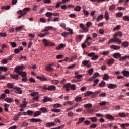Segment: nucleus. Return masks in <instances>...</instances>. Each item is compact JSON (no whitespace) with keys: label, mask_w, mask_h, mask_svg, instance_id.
<instances>
[{"label":"nucleus","mask_w":129,"mask_h":129,"mask_svg":"<svg viewBox=\"0 0 129 129\" xmlns=\"http://www.w3.org/2000/svg\"><path fill=\"white\" fill-rule=\"evenodd\" d=\"M24 68H25V66L23 64L21 66H17L14 69V72H16L17 74H11L10 77L13 79L18 80L19 79V77L20 75V74H19V72H20V70H24Z\"/></svg>","instance_id":"f257e3e1"},{"label":"nucleus","mask_w":129,"mask_h":129,"mask_svg":"<svg viewBox=\"0 0 129 129\" xmlns=\"http://www.w3.org/2000/svg\"><path fill=\"white\" fill-rule=\"evenodd\" d=\"M113 39H111L108 41V44H111V43H117L118 45H120L121 44V40L117 37H116L114 35L113 36Z\"/></svg>","instance_id":"f03ea898"},{"label":"nucleus","mask_w":129,"mask_h":129,"mask_svg":"<svg viewBox=\"0 0 129 129\" xmlns=\"http://www.w3.org/2000/svg\"><path fill=\"white\" fill-rule=\"evenodd\" d=\"M80 28L82 29V33H87L88 29L85 27V26L83 23H81L79 26Z\"/></svg>","instance_id":"7ed1b4c3"},{"label":"nucleus","mask_w":129,"mask_h":129,"mask_svg":"<svg viewBox=\"0 0 129 129\" xmlns=\"http://www.w3.org/2000/svg\"><path fill=\"white\" fill-rule=\"evenodd\" d=\"M53 64H49L47 67H45V70L46 71H54V69L52 67Z\"/></svg>","instance_id":"20e7f679"},{"label":"nucleus","mask_w":129,"mask_h":129,"mask_svg":"<svg viewBox=\"0 0 129 129\" xmlns=\"http://www.w3.org/2000/svg\"><path fill=\"white\" fill-rule=\"evenodd\" d=\"M82 64L83 65L88 67V68H90L91 67L90 64H89V60H84L82 61Z\"/></svg>","instance_id":"39448f33"},{"label":"nucleus","mask_w":129,"mask_h":129,"mask_svg":"<svg viewBox=\"0 0 129 129\" xmlns=\"http://www.w3.org/2000/svg\"><path fill=\"white\" fill-rule=\"evenodd\" d=\"M20 72H19V74L22 76V77H27V72L23 71V70H20Z\"/></svg>","instance_id":"423d86ee"},{"label":"nucleus","mask_w":129,"mask_h":129,"mask_svg":"<svg viewBox=\"0 0 129 129\" xmlns=\"http://www.w3.org/2000/svg\"><path fill=\"white\" fill-rule=\"evenodd\" d=\"M13 88L16 90V93H18V94H22V93H23V91H22L21 88L15 87Z\"/></svg>","instance_id":"0eeeda50"},{"label":"nucleus","mask_w":129,"mask_h":129,"mask_svg":"<svg viewBox=\"0 0 129 129\" xmlns=\"http://www.w3.org/2000/svg\"><path fill=\"white\" fill-rule=\"evenodd\" d=\"M113 56L115 59H120V58H121V54L118 52L115 53L113 54Z\"/></svg>","instance_id":"6e6552de"},{"label":"nucleus","mask_w":129,"mask_h":129,"mask_svg":"<svg viewBox=\"0 0 129 129\" xmlns=\"http://www.w3.org/2000/svg\"><path fill=\"white\" fill-rule=\"evenodd\" d=\"M63 87L66 89V91H69V90H70L71 83H67L63 86Z\"/></svg>","instance_id":"1a4fd4ad"},{"label":"nucleus","mask_w":129,"mask_h":129,"mask_svg":"<svg viewBox=\"0 0 129 129\" xmlns=\"http://www.w3.org/2000/svg\"><path fill=\"white\" fill-rule=\"evenodd\" d=\"M84 107L86 109H90V108H92V104L90 103L85 104Z\"/></svg>","instance_id":"9d476101"},{"label":"nucleus","mask_w":129,"mask_h":129,"mask_svg":"<svg viewBox=\"0 0 129 129\" xmlns=\"http://www.w3.org/2000/svg\"><path fill=\"white\" fill-rule=\"evenodd\" d=\"M108 87L110 89H113V88H116V87H117V85H116L114 84H109L108 85Z\"/></svg>","instance_id":"9b49d317"},{"label":"nucleus","mask_w":129,"mask_h":129,"mask_svg":"<svg viewBox=\"0 0 129 129\" xmlns=\"http://www.w3.org/2000/svg\"><path fill=\"white\" fill-rule=\"evenodd\" d=\"M48 101H52V98L45 97L42 100V102H43V103L48 102Z\"/></svg>","instance_id":"f8f14e48"},{"label":"nucleus","mask_w":129,"mask_h":129,"mask_svg":"<svg viewBox=\"0 0 129 129\" xmlns=\"http://www.w3.org/2000/svg\"><path fill=\"white\" fill-rule=\"evenodd\" d=\"M31 122H42V120L40 119H35V118H32L30 119Z\"/></svg>","instance_id":"ddd939ff"},{"label":"nucleus","mask_w":129,"mask_h":129,"mask_svg":"<svg viewBox=\"0 0 129 129\" xmlns=\"http://www.w3.org/2000/svg\"><path fill=\"white\" fill-rule=\"evenodd\" d=\"M43 42L44 43V45L45 47H48L50 45V42L47 39H44L43 40Z\"/></svg>","instance_id":"4468645a"},{"label":"nucleus","mask_w":129,"mask_h":129,"mask_svg":"<svg viewBox=\"0 0 129 129\" xmlns=\"http://www.w3.org/2000/svg\"><path fill=\"white\" fill-rule=\"evenodd\" d=\"M106 117L107 119H110V120H114V116L110 114L106 115Z\"/></svg>","instance_id":"2eb2a0df"},{"label":"nucleus","mask_w":129,"mask_h":129,"mask_svg":"<svg viewBox=\"0 0 129 129\" xmlns=\"http://www.w3.org/2000/svg\"><path fill=\"white\" fill-rule=\"evenodd\" d=\"M55 126V123L54 122H48L45 124V126L46 127H51L52 126Z\"/></svg>","instance_id":"dca6fc26"},{"label":"nucleus","mask_w":129,"mask_h":129,"mask_svg":"<svg viewBox=\"0 0 129 129\" xmlns=\"http://www.w3.org/2000/svg\"><path fill=\"white\" fill-rule=\"evenodd\" d=\"M86 28L88 29L87 32H88V30H89V28H90L92 26V23L91 22H87L86 24Z\"/></svg>","instance_id":"f3484780"},{"label":"nucleus","mask_w":129,"mask_h":129,"mask_svg":"<svg viewBox=\"0 0 129 129\" xmlns=\"http://www.w3.org/2000/svg\"><path fill=\"white\" fill-rule=\"evenodd\" d=\"M5 101L8 102V103H11V102H14V100L11 98H6L4 99Z\"/></svg>","instance_id":"a211bd4d"},{"label":"nucleus","mask_w":129,"mask_h":129,"mask_svg":"<svg viewBox=\"0 0 129 129\" xmlns=\"http://www.w3.org/2000/svg\"><path fill=\"white\" fill-rule=\"evenodd\" d=\"M114 36L116 37L117 38V37H122V32H118L117 33H115L114 34Z\"/></svg>","instance_id":"6ab92c4d"},{"label":"nucleus","mask_w":129,"mask_h":129,"mask_svg":"<svg viewBox=\"0 0 129 129\" xmlns=\"http://www.w3.org/2000/svg\"><path fill=\"white\" fill-rule=\"evenodd\" d=\"M65 46H66V45H64V44L61 43V44H60L59 45H58V46H57L56 47V50H60V49H63V48H64Z\"/></svg>","instance_id":"aec40b11"},{"label":"nucleus","mask_w":129,"mask_h":129,"mask_svg":"<svg viewBox=\"0 0 129 129\" xmlns=\"http://www.w3.org/2000/svg\"><path fill=\"white\" fill-rule=\"evenodd\" d=\"M110 48L111 49H113V50H119V49H120V46L112 45H111Z\"/></svg>","instance_id":"412c9836"},{"label":"nucleus","mask_w":129,"mask_h":129,"mask_svg":"<svg viewBox=\"0 0 129 129\" xmlns=\"http://www.w3.org/2000/svg\"><path fill=\"white\" fill-rule=\"evenodd\" d=\"M128 45H129L128 42H127V41H124L122 43L121 46L122 47H124V48H127V47H128Z\"/></svg>","instance_id":"4be33fe9"},{"label":"nucleus","mask_w":129,"mask_h":129,"mask_svg":"<svg viewBox=\"0 0 129 129\" xmlns=\"http://www.w3.org/2000/svg\"><path fill=\"white\" fill-rule=\"evenodd\" d=\"M115 8H116V5L112 4L109 7V11H113V10H115Z\"/></svg>","instance_id":"5701e85b"},{"label":"nucleus","mask_w":129,"mask_h":129,"mask_svg":"<svg viewBox=\"0 0 129 129\" xmlns=\"http://www.w3.org/2000/svg\"><path fill=\"white\" fill-rule=\"evenodd\" d=\"M105 19L107 21L109 20V13H108V11L105 12Z\"/></svg>","instance_id":"b1692460"},{"label":"nucleus","mask_w":129,"mask_h":129,"mask_svg":"<svg viewBox=\"0 0 129 129\" xmlns=\"http://www.w3.org/2000/svg\"><path fill=\"white\" fill-rule=\"evenodd\" d=\"M4 110L6 112H8L9 111V107H10V105L8 104H5L4 105Z\"/></svg>","instance_id":"393cba45"},{"label":"nucleus","mask_w":129,"mask_h":129,"mask_svg":"<svg viewBox=\"0 0 129 129\" xmlns=\"http://www.w3.org/2000/svg\"><path fill=\"white\" fill-rule=\"evenodd\" d=\"M102 19H103V15L101 14L97 17L96 21L97 22H99V21H101Z\"/></svg>","instance_id":"a878e982"},{"label":"nucleus","mask_w":129,"mask_h":129,"mask_svg":"<svg viewBox=\"0 0 129 129\" xmlns=\"http://www.w3.org/2000/svg\"><path fill=\"white\" fill-rule=\"evenodd\" d=\"M40 110L43 113H47L48 112V109L45 107H42L40 109Z\"/></svg>","instance_id":"bb28decb"},{"label":"nucleus","mask_w":129,"mask_h":129,"mask_svg":"<svg viewBox=\"0 0 129 129\" xmlns=\"http://www.w3.org/2000/svg\"><path fill=\"white\" fill-rule=\"evenodd\" d=\"M99 93V91H96L95 92L93 93L92 94L91 97L92 98H94L96 97V96H97V95H98Z\"/></svg>","instance_id":"cd10ccee"},{"label":"nucleus","mask_w":129,"mask_h":129,"mask_svg":"<svg viewBox=\"0 0 129 129\" xmlns=\"http://www.w3.org/2000/svg\"><path fill=\"white\" fill-rule=\"evenodd\" d=\"M37 79H39V80H42V81H46L47 80V78L39 76H37Z\"/></svg>","instance_id":"c85d7f7f"},{"label":"nucleus","mask_w":129,"mask_h":129,"mask_svg":"<svg viewBox=\"0 0 129 129\" xmlns=\"http://www.w3.org/2000/svg\"><path fill=\"white\" fill-rule=\"evenodd\" d=\"M23 14L25 15H26L27 14V13H28V12L29 11H30V8L29 7H27V8H25L23 9Z\"/></svg>","instance_id":"c756f323"},{"label":"nucleus","mask_w":129,"mask_h":129,"mask_svg":"<svg viewBox=\"0 0 129 129\" xmlns=\"http://www.w3.org/2000/svg\"><path fill=\"white\" fill-rule=\"evenodd\" d=\"M120 126H121V127L122 129H126V127H128V126H129V124H128V123L121 124Z\"/></svg>","instance_id":"7c9ffc66"},{"label":"nucleus","mask_w":129,"mask_h":129,"mask_svg":"<svg viewBox=\"0 0 129 129\" xmlns=\"http://www.w3.org/2000/svg\"><path fill=\"white\" fill-rule=\"evenodd\" d=\"M24 26H21L15 28V31L16 32H19L21 31L22 29H23Z\"/></svg>","instance_id":"2f4dec72"},{"label":"nucleus","mask_w":129,"mask_h":129,"mask_svg":"<svg viewBox=\"0 0 129 129\" xmlns=\"http://www.w3.org/2000/svg\"><path fill=\"white\" fill-rule=\"evenodd\" d=\"M105 82L104 81H102L99 84V87H104L105 86Z\"/></svg>","instance_id":"473e14b6"},{"label":"nucleus","mask_w":129,"mask_h":129,"mask_svg":"<svg viewBox=\"0 0 129 129\" xmlns=\"http://www.w3.org/2000/svg\"><path fill=\"white\" fill-rule=\"evenodd\" d=\"M46 35H49V32H46L44 34H39V37L40 38H44V37H46Z\"/></svg>","instance_id":"72a5a7b5"},{"label":"nucleus","mask_w":129,"mask_h":129,"mask_svg":"<svg viewBox=\"0 0 129 129\" xmlns=\"http://www.w3.org/2000/svg\"><path fill=\"white\" fill-rule=\"evenodd\" d=\"M123 16V13L122 12H118L116 14V18H120Z\"/></svg>","instance_id":"f704fd0d"},{"label":"nucleus","mask_w":129,"mask_h":129,"mask_svg":"<svg viewBox=\"0 0 129 129\" xmlns=\"http://www.w3.org/2000/svg\"><path fill=\"white\" fill-rule=\"evenodd\" d=\"M41 112L40 111H36L34 113V117H37V116H39V115H41Z\"/></svg>","instance_id":"c9c22d12"},{"label":"nucleus","mask_w":129,"mask_h":129,"mask_svg":"<svg viewBox=\"0 0 129 129\" xmlns=\"http://www.w3.org/2000/svg\"><path fill=\"white\" fill-rule=\"evenodd\" d=\"M56 89V87L53 85H51L50 86H48V90L51 91V90H55Z\"/></svg>","instance_id":"e433bc0d"},{"label":"nucleus","mask_w":129,"mask_h":129,"mask_svg":"<svg viewBox=\"0 0 129 129\" xmlns=\"http://www.w3.org/2000/svg\"><path fill=\"white\" fill-rule=\"evenodd\" d=\"M99 82V80L97 79L94 80V84L93 85V87H95L96 85H97V84Z\"/></svg>","instance_id":"4c0bfd02"},{"label":"nucleus","mask_w":129,"mask_h":129,"mask_svg":"<svg viewBox=\"0 0 129 129\" xmlns=\"http://www.w3.org/2000/svg\"><path fill=\"white\" fill-rule=\"evenodd\" d=\"M103 80H108L109 79V76L106 74H104L103 77Z\"/></svg>","instance_id":"58836bf2"},{"label":"nucleus","mask_w":129,"mask_h":129,"mask_svg":"<svg viewBox=\"0 0 129 129\" xmlns=\"http://www.w3.org/2000/svg\"><path fill=\"white\" fill-rule=\"evenodd\" d=\"M92 93H93L92 91H87V92L84 94V95L85 96H90Z\"/></svg>","instance_id":"ea45409f"},{"label":"nucleus","mask_w":129,"mask_h":129,"mask_svg":"<svg viewBox=\"0 0 129 129\" xmlns=\"http://www.w3.org/2000/svg\"><path fill=\"white\" fill-rule=\"evenodd\" d=\"M113 63H114V59L113 58H111L108 61V65H112V64H113Z\"/></svg>","instance_id":"a19ab883"},{"label":"nucleus","mask_w":129,"mask_h":129,"mask_svg":"<svg viewBox=\"0 0 129 129\" xmlns=\"http://www.w3.org/2000/svg\"><path fill=\"white\" fill-rule=\"evenodd\" d=\"M123 74L126 77H128V76H129V72L128 71H123Z\"/></svg>","instance_id":"79ce46f5"},{"label":"nucleus","mask_w":129,"mask_h":129,"mask_svg":"<svg viewBox=\"0 0 129 129\" xmlns=\"http://www.w3.org/2000/svg\"><path fill=\"white\" fill-rule=\"evenodd\" d=\"M70 88L71 89V90H76V85H75V84H72L71 85V87Z\"/></svg>","instance_id":"37998d69"},{"label":"nucleus","mask_w":129,"mask_h":129,"mask_svg":"<svg viewBox=\"0 0 129 129\" xmlns=\"http://www.w3.org/2000/svg\"><path fill=\"white\" fill-rule=\"evenodd\" d=\"M10 45L12 47V48H16L17 47V43L14 42H12L10 43Z\"/></svg>","instance_id":"c03bdc74"},{"label":"nucleus","mask_w":129,"mask_h":129,"mask_svg":"<svg viewBox=\"0 0 129 129\" xmlns=\"http://www.w3.org/2000/svg\"><path fill=\"white\" fill-rule=\"evenodd\" d=\"M0 71L6 72L8 71V68L5 67H0Z\"/></svg>","instance_id":"a18cd8bd"},{"label":"nucleus","mask_w":129,"mask_h":129,"mask_svg":"<svg viewBox=\"0 0 129 129\" xmlns=\"http://www.w3.org/2000/svg\"><path fill=\"white\" fill-rule=\"evenodd\" d=\"M127 58H128V56L125 55L124 57H120L119 60L120 61H124V60H126V59H127Z\"/></svg>","instance_id":"49530a36"},{"label":"nucleus","mask_w":129,"mask_h":129,"mask_svg":"<svg viewBox=\"0 0 129 129\" xmlns=\"http://www.w3.org/2000/svg\"><path fill=\"white\" fill-rule=\"evenodd\" d=\"M27 115L31 116L33 115V113H34V112L33 111L29 110L27 111Z\"/></svg>","instance_id":"de8ad7c7"},{"label":"nucleus","mask_w":129,"mask_h":129,"mask_svg":"<svg viewBox=\"0 0 129 129\" xmlns=\"http://www.w3.org/2000/svg\"><path fill=\"white\" fill-rule=\"evenodd\" d=\"M11 8L10 6H4L1 7L2 10H9Z\"/></svg>","instance_id":"09e8293b"},{"label":"nucleus","mask_w":129,"mask_h":129,"mask_svg":"<svg viewBox=\"0 0 129 129\" xmlns=\"http://www.w3.org/2000/svg\"><path fill=\"white\" fill-rule=\"evenodd\" d=\"M81 10V7L79 6H77L76 8H74V11H76V12H80Z\"/></svg>","instance_id":"8fccbe9b"},{"label":"nucleus","mask_w":129,"mask_h":129,"mask_svg":"<svg viewBox=\"0 0 129 129\" xmlns=\"http://www.w3.org/2000/svg\"><path fill=\"white\" fill-rule=\"evenodd\" d=\"M90 119L92 122H96L97 121V118L95 117H90Z\"/></svg>","instance_id":"3c124183"},{"label":"nucleus","mask_w":129,"mask_h":129,"mask_svg":"<svg viewBox=\"0 0 129 129\" xmlns=\"http://www.w3.org/2000/svg\"><path fill=\"white\" fill-rule=\"evenodd\" d=\"M6 76H8V74L5 73L4 74V75H1L0 76V80L5 79V78H6Z\"/></svg>","instance_id":"603ef678"},{"label":"nucleus","mask_w":129,"mask_h":129,"mask_svg":"<svg viewBox=\"0 0 129 129\" xmlns=\"http://www.w3.org/2000/svg\"><path fill=\"white\" fill-rule=\"evenodd\" d=\"M46 17H48V18H51L52 16H53L52 12H47L45 14Z\"/></svg>","instance_id":"864d4df0"},{"label":"nucleus","mask_w":129,"mask_h":129,"mask_svg":"<svg viewBox=\"0 0 129 129\" xmlns=\"http://www.w3.org/2000/svg\"><path fill=\"white\" fill-rule=\"evenodd\" d=\"M24 104H22L21 105H20V107L21 108H25V107H27V103H28V102H23Z\"/></svg>","instance_id":"5fc2aeb1"},{"label":"nucleus","mask_w":129,"mask_h":129,"mask_svg":"<svg viewBox=\"0 0 129 129\" xmlns=\"http://www.w3.org/2000/svg\"><path fill=\"white\" fill-rule=\"evenodd\" d=\"M53 28L52 26H47L45 28V31H46V32H47V31H49V30H53Z\"/></svg>","instance_id":"6e6d98bb"},{"label":"nucleus","mask_w":129,"mask_h":129,"mask_svg":"<svg viewBox=\"0 0 129 129\" xmlns=\"http://www.w3.org/2000/svg\"><path fill=\"white\" fill-rule=\"evenodd\" d=\"M51 111H52V112L58 113V112H60V111H61V110L58 109H51Z\"/></svg>","instance_id":"4d7b16f0"},{"label":"nucleus","mask_w":129,"mask_h":129,"mask_svg":"<svg viewBox=\"0 0 129 129\" xmlns=\"http://www.w3.org/2000/svg\"><path fill=\"white\" fill-rule=\"evenodd\" d=\"M100 106H105L106 105V102L102 101L99 103Z\"/></svg>","instance_id":"13d9d810"},{"label":"nucleus","mask_w":129,"mask_h":129,"mask_svg":"<svg viewBox=\"0 0 129 129\" xmlns=\"http://www.w3.org/2000/svg\"><path fill=\"white\" fill-rule=\"evenodd\" d=\"M51 82L52 84H58L59 83V80H51Z\"/></svg>","instance_id":"bf43d9fd"},{"label":"nucleus","mask_w":129,"mask_h":129,"mask_svg":"<svg viewBox=\"0 0 129 129\" xmlns=\"http://www.w3.org/2000/svg\"><path fill=\"white\" fill-rule=\"evenodd\" d=\"M119 116L120 117H126V115H125V113H119Z\"/></svg>","instance_id":"052dcab7"},{"label":"nucleus","mask_w":129,"mask_h":129,"mask_svg":"<svg viewBox=\"0 0 129 129\" xmlns=\"http://www.w3.org/2000/svg\"><path fill=\"white\" fill-rule=\"evenodd\" d=\"M82 37H83V35H77L76 39H77V40L81 41L82 40Z\"/></svg>","instance_id":"680f3d73"},{"label":"nucleus","mask_w":129,"mask_h":129,"mask_svg":"<svg viewBox=\"0 0 129 129\" xmlns=\"http://www.w3.org/2000/svg\"><path fill=\"white\" fill-rule=\"evenodd\" d=\"M101 54L103 56H108L109 55V51H103Z\"/></svg>","instance_id":"e2e57ef3"},{"label":"nucleus","mask_w":129,"mask_h":129,"mask_svg":"<svg viewBox=\"0 0 129 129\" xmlns=\"http://www.w3.org/2000/svg\"><path fill=\"white\" fill-rule=\"evenodd\" d=\"M91 59L93 61H95V60H97V59H98V55H96L95 54H94Z\"/></svg>","instance_id":"0e129e2a"},{"label":"nucleus","mask_w":129,"mask_h":129,"mask_svg":"<svg viewBox=\"0 0 129 129\" xmlns=\"http://www.w3.org/2000/svg\"><path fill=\"white\" fill-rule=\"evenodd\" d=\"M123 20H124V21H128V22H129V16L127 15H125L123 17Z\"/></svg>","instance_id":"69168bd1"},{"label":"nucleus","mask_w":129,"mask_h":129,"mask_svg":"<svg viewBox=\"0 0 129 129\" xmlns=\"http://www.w3.org/2000/svg\"><path fill=\"white\" fill-rule=\"evenodd\" d=\"M68 35H69V33L67 32H64L61 33V36L64 37H67V36H68Z\"/></svg>","instance_id":"338daca9"},{"label":"nucleus","mask_w":129,"mask_h":129,"mask_svg":"<svg viewBox=\"0 0 129 129\" xmlns=\"http://www.w3.org/2000/svg\"><path fill=\"white\" fill-rule=\"evenodd\" d=\"M93 71H94L93 68H91L89 69L88 72L89 74H90V75H92V74L93 73Z\"/></svg>","instance_id":"774afa93"}]
</instances>
